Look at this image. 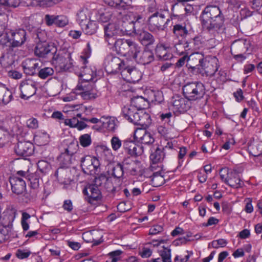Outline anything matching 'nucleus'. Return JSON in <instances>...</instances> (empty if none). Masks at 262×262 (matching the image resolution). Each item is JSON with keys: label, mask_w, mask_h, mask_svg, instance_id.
Listing matches in <instances>:
<instances>
[{"label": "nucleus", "mask_w": 262, "mask_h": 262, "mask_svg": "<svg viewBox=\"0 0 262 262\" xmlns=\"http://www.w3.org/2000/svg\"><path fill=\"white\" fill-rule=\"evenodd\" d=\"M200 19L204 30L215 35L224 31V17L217 6L209 5L202 11Z\"/></svg>", "instance_id": "nucleus-1"}, {"label": "nucleus", "mask_w": 262, "mask_h": 262, "mask_svg": "<svg viewBox=\"0 0 262 262\" xmlns=\"http://www.w3.org/2000/svg\"><path fill=\"white\" fill-rule=\"evenodd\" d=\"M141 48L138 43L131 39L122 38L117 39L115 49L120 55L135 59Z\"/></svg>", "instance_id": "nucleus-2"}, {"label": "nucleus", "mask_w": 262, "mask_h": 262, "mask_svg": "<svg viewBox=\"0 0 262 262\" xmlns=\"http://www.w3.org/2000/svg\"><path fill=\"white\" fill-rule=\"evenodd\" d=\"M167 10L159 12L156 14H151L147 19L148 29L153 33L164 31L167 27L170 19L167 18Z\"/></svg>", "instance_id": "nucleus-3"}, {"label": "nucleus", "mask_w": 262, "mask_h": 262, "mask_svg": "<svg viewBox=\"0 0 262 262\" xmlns=\"http://www.w3.org/2000/svg\"><path fill=\"white\" fill-rule=\"evenodd\" d=\"M183 93L187 100H200L205 94V86L201 82H188L183 86Z\"/></svg>", "instance_id": "nucleus-4"}, {"label": "nucleus", "mask_w": 262, "mask_h": 262, "mask_svg": "<svg viewBox=\"0 0 262 262\" xmlns=\"http://www.w3.org/2000/svg\"><path fill=\"white\" fill-rule=\"evenodd\" d=\"M49 60L53 65L58 67L60 70L68 71L75 68L71 53L70 52H57L56 49L55 53L51 56Z\"/></svg>", "instance_id": "nucleus-5"}, {"label": "nucleus", "mask_w": 262, "mask_h": 262, "mask_svg": "<svg viewBox=\"0 0 262 262\" xmlns=\"http://www.w3.org/2000/svg\"><path fill=\"white\" fill-rule=\"evenodd\" d=\"M185 50V51H190V52H195L200 50L204 46V41L203 38L200 36H195L188 40H180L178 43L174 45V48L178 53L181 54L183 53V50L181 48Z\"/></svg>", "instance_id": "nucleus-6"}, {"label": "nucleus", "mask_w": 262, "mask_h": 262, "mask_svg": "<svg viewBox=\"0 0 262 262\" xmlns=\"http://www.w3.org/2000/svg\"><path fill=\"white\" fill-rule=\"evenodd\" d=\"M74 93L79 94L85 100L94 99L98 97L94 84L84 81L79 82L74 90Z\"/></svg>", "instance_id": "nucleus-7"}, {"label": "nucleus", "mask_w": 262, "mask_h": 262, "mask_svg": "<svg viewBox=\"0 0 262 262\" xmlns=\"http://www.w3.org/2000/svg\"><path fill=\"white\" fill-rule=\"evenodd\" d=\"M80 164L82 171L91 175L96 174L100 166L98 159L89 155L80 158Z\"/></svg>", "instance_id": "nucleus-8"}, {"label": "nucleus", "mask_w": 262, "mask_h": 262, "mask_svg": "<svg viewBox=\"0 0 262 262\" xmlns=\"http://www.w3.org/2000/svg\"><path fill=\"white\" fill-rule=\"evenodd\" d=\"M219 60L215 56H208L205 58L201 66L202 71L207 76L212 77L219 68Z\"/></svg>", "instance_id": "nucleus-9"}, {"label": "nucleus", "mask_w": 262, "mask_h": 262, "mask_svg": "<svg viewBox=\"0 0 262 262\" xmlns=\"http://www.w3.org/2000/svg\"><path fill=\"white\" fill-rule=\"evenodd\" d=\"M80 62L82 63V66L78 64L75 66L73 70H75L77 68L80 69V72L79 76L81 77V81L90 83V81L93 80L94 77L95 75V73L94 71H92V69L85 66V64L88 62L86 57L81 56Z\"/></svg>", "instance_id": "nucleus-10"}, {"label": "nucleus", "mask_w": 262, "mask_h": 262, "mask_svg": "<svg viewBox=\"0 0 262 262\" xmlns=\"http://www.w3.org/2000/svg\"><path fill=\"white\" fill-rule=\"evenodd\" d=\"M9 34L11 37V47L15 48L23 45L27 40V33L25 30L21 28L9 30Z\"/></svg>", "instance_id": "nucleus-11"}, {"label": "nucleus", "mask_w": 262, "mask_h": 262, "mask_svg": "<svg viewBox=\"0 0 262 262\" xmlns=\"http://www.w3.org/2000/svg\"><path fill=\"white\" fill-rule=\"evenodd\" d=\"M56 48L53 45H49L47 43H37L34 50L36 56L50 59L52 54L55 53Z\"/></svg>", "instance_id": "nucleus-12"}, {"label": "nucleus", "mask_w": 262, "mask_h": 262, "mask_svg": "<svg viewBox=\"0 0 262 262\" xmlns=\"http://www.w3.org/2000/svg\"><path fill=\"white\" fill-rule=\"evenodd\" d=\"M121 75L124 80L130 83H136L140 80L142 74L134 67L128 66L124 68Z\"/></svg>", "instance_id": "nucleus-13"}, {"label": "nucleus", "mask_w": 262, "mask_h": 262, "mask_svg": "<svg viewBox=\"0 0 262 262\" xmlns=\"http://www.w3.org/2000/svg\"><path fill=\"white\" fill-rule=\"evenodd\" d=\"M78 144H70L66 149L65 151L60 154L58 161L64 167H68L72 163V157L76 152Z\"/></svg>", "instance_id": "nucleus-14"}, {"label": "nucleus", "mask_w": 262, "mask_h": 262, "mask_svg": "<svg viewBox=\"0 0 262 262\" xmlns=\"http://www.w3.org/2000/svg\"><path fill=\"white\" fill-rule=\"evenodd\" d=\"M104 30L105 41L110 45H114L115 48L116 42L117 41L115 37L120 35L119 27L117 28L115 24H109L104 27Z\"/></svg>", "instance_id": "nucleus-15"}, {"label": "nucleus", "mask_w": 262, "mask_h": 262, "mask_svg": "<svg viewBox=\"0 0 262 262\" xmlns=\"http://www.w3.org/2000/svg\"><path fill=\"white\" fill-rule=\"evenodd\" d=\"M83 192L88 197V202L91 204H95V202L101 198L100 189L96 185H89L85 188Z\"/></svg>", "instance_id": "nucleus-16"}, {"label": "nucleus", "mask_w": 262, "mask_h": 262, "mask_svg": "<svg viewBox=\"0 0 262 262\" xmlns=\"http://www.w3.org/2000/svg\"><path fill=\"white\" fill-rule=\"evenodd\" d=\"M19 89L21 92L20 97L24 99H28L36 93L35 84L32 80L22 81Z\"/></svg>", "instance_id": "nucleus-17"}, {"label": "nucleus", "mask_w": 262, "mask_h": 262, "mask_svg": "<svg viewBox=\"0 0 262 262\" xmlns=\"http://www.w3.org/2000/svg\"><path fill=\"white\" fill-rule=\"evenodd\" d=\"M122 164L124 170L132 175L135 176L142 173L140 162L138 161H134L128 158L124 160Z\"/></svg>", "instance_id": "nucleus-18"}, {"label": "nucleus", "mask_w": 262, "mask_h": 262, "mask_svg": "<svg viewBox=\"0 0 262 262\" xmlns=\"http://www.w3.org/2000/svg\"><path fill=\"white\" fill-rule=\"evenodd\" d=\"M16 215V210L14 208L6 209L0 215V223L5 228L11 229L12 227V223Z\"/></svg>", "instance_id": "nucleus-19"}, {"label": "nucleus", "mask_w": 262, "mask_h": 262, "mask_svg": "<svg viewBox=\"0 0 262 262\" xmlns=\"http://www.w3.org/2000/svg\"><path fill=\"white\" fill-rule=\"evenodd\" d=\"M15 151L18 156L28 157L33 154L34 146L30 142H19L15 148Z\"/></svg>", "instance_id": "nucleus-20"}, {"label": "nucleus", "mask_w": 262, "mask_h": 262, "mask_svg": "<svg viewBox=\"0 0 262 262\" xmlns=\"http://www.w3.org/2000/svg\"><path fill=\"white\" fill-rule=\"evenodd\" d=\"M123 147L126 152L132 156H140L143 153L144 151L142 145L136 144L132 141H124Z\"/></svg>", "instance_id": "nucleus-21"}, {"label": "nucleus", "mask_w": 262, "mask_h": 262, "mask_svg": "<svg viewBox=\"0 0 262 262\" xmlns=\"http://www.w3.org/2000/svg\"><path fill=\"white\" fill-rule=\"evenodd\" d=\"M134 138L142 144H149L154 142L151 134L144 128H137L134 133Z\"/></svg>", "instance_id": "nucleus-22"}, {"label": "nucleus", "mask_w": 262, "mask_h": 262, "mask_svg": "<svg viewBox=\"0 0 262 262\" xmlns=\"http://www.w3.org/2000/svg\"><path fill=\"white\" fill-rule=\"evenodd\" d=\"M110 7L118 10H128L133 8L132 0H103Z\"/></svg>", "instance_id": "nucleus-23"}, {"label": "nucleus", "mask_w": 262, "mask_h": 262, "mask_svg": "<svg viewBox=\"0 0 262 262\" xmlns=\"http://www.w3.org/2000/svg\"><path fill=\"white\" fill-rule=\"evenodd\" d=\"M172 107L173 111L184 113L190 107L187 100L179 96H174L172 99Z\"/></svg>", "instance_id": "nucleus-24"}, {"label": "nucleus", "mask_w": 262, "mask_h": 262, "mask_svg": "<svg viewBox=\"0 0 262 262\" xmlns=\"http://www.w3.org/2000/svg\"><path fill=\"white\" fill-rule=\"evenodd\" d=\"M136 62L142 64H148L154 60V55L152 52L149 50H142L141 48L139 53L134 59Z\"/></svg>", "instance_id": "nucleus-25"}, {"label": "nucleus", "mask_w": 262, "mask_h": 262, "mask_svg": "<svg viewBox=\"0 0 262 262\" xmlns=\"http://www.w3.org/2000/svg\"><path fill=\"white\" fill-rule=\"evenodd\" d=\"M127 16H125L123 18V20L120 21L119 29L120 30V33L122 34H130L132 32H134L135 34L136 31H138L136 28L134 20H128L127 19Z\"/></svg>", "instance_id": "nucleus-26"}, {"label": "nucleus", "mask_w": 262, "mask_h": 262, "mask_svg": "<svg viewBox=\"0 0 262 262\" xmlns=\"http://www.w3.org/2000/svg\"><path fill=\"white\" fill-rule=\"evenodd\" d=\"M135 34L137 36L138 40L143 46H147L154 44L155 39L153 35L149 32L145 30L136 31Z\"/></svg>", "instance_id": "nucleus-27"}, {"label": "nucleus", "mask_w": 262, "mask_h": 262, "mask_svg": "<svg viewBox=\"0 0 262 262\" xmlns=\"http://www.w3.org/2000/svg\"><path fill=\"white\" fill-rule=\"evenodd\" d=\"M249 45V41L246 39H239L236 40L231 46V54L245 53L248 50Z\"/></svg>", "instance_id": "nucleus-28"}, {"label": "nucleus", "mask_w": 262, "mask_h": 262, "mask_svg": "<svg viewBox=\"0 0 262 262\" xmlns=\"http://www.w3.org/2000/svg\"><path fill=\"white\" fill-rule=\"evenodd\" d=\"M11 189L14 193L21 194L26 189L25 181L21 178L14 177L10 179Z\"/></svg>", "instance_id": "nucleus-29"}, {"label": "nucleus", "mask_w": 262, "mask_h": 262, "mask_svg": "<svg viewBox=\"0 0 262 262\" xmlns=\"http://www.w3.org/2000/svg\"><path fill=\"white\" fill-rule=\"evenodd\" d=\"M121 63L120 59L117 57H108L105 62L106 71L109 73H116L120 70Z\"/></svg>", "instance_id": "nucleus-30"}, {"label": "nucleus", "mask_w": 262, "mask_h": 262, "mask_svg": "<svg viewBox=\"0 0 262 262\" xmlns=\"http://www.w3.org/2000/svg\"><path fill=\"white\" fill-rule=\"evenodd\" d=\"M39 62L35 59H26L22 63V67L25 73L29 75H33L35 73L36 69L38 67Z\"/></svg>", "instance_id": "nucleus-31"}, {"label": "nucleus", "mask_w": 262, "mask_h": 262, "mask_svg": "<svg viewBox=\"0 0 262 262\" xmlns=\"http://www.w3.org/2000/svg\"><path fill=\"white\" fill-rule=\"evenodd\" d=\"M70 170L68 168L62 166L58 168L55 173V176L58 181L63 184H66L70 181Z\"/></svg>", "instance_id": "nucleus-32"}, {"label": "nucleus", "mask_w": 262, "mask_h": 262, "mask_svg": "<svg viewBox=\"0 0 262 262\" xmlns=\"http://www.w3.org/2000/svg\"><path fill=\"white\" fill-rule=\"evenodd\" d=\"M188 32L185 24H176L173 27L172 33L179 41L184 39L188 34Z\"/></svg>", "instance_id": "nucleus-33"}, {"label": "nucleus", "mask_w": 262, "mask_h": 262, "mask_svg": "<svg viewBox=\"0 0 262 262\" xmlns=\"http://www.w3.org/2000/svg\"><path fill=\"white\" fill-rule=\"evenodd\" d=\"M120 181L119 180L109 177L107 178V181L104 185V188H105L107 191L115 193L120 191Z\"/></svg>", "instance_id": "nucleus-34"}, {"label": "nucleus", "mask_w": 262, "mask_h": 262, "mask_svg": "<svg viewBox=\"0 0 262 262\" xmlns=\"http://www.w3.org/2000/svg\"><path fill=\"white\" fill-rule=\"evenodd\" d=\"M12 92L5 85L0 84V104L6 105L12 99Z\"/></svg>", "instance_id": "nucleus-35"}, {"label": "nucleus", "mask_w": 262, "mask_h": 262, "mask_svg": "<svg viewBox=\"0 0 262 262\" xmlns=\"http://www.w3.org/2000/svg\"><path fill=\"white\" fill-rule=\"evenodd\" d=\"M27 6L49 7L57 3V0H28Z\"/></svg>", "instance_id": "nucleus-36"}, {"label": "nucleus", "mask_w": 262, "mask_h": 262, "mask_svg": "<svg viewBox=\"0 0 262 262\" xmlns=\"http://www.w3.org/2000/svg\"><path fill=\"white\" fill-rule=\"evenodd\" d=\"M169 48L165 45H161L158 46L156 49L157 56L161 59L164 60L172 58V54L168 52Z\"/></svg>", "instance_id": "nucleus-37"}, {"label": "nucleus", "mask_w": 262, "mask_h": 262, "mask_svg": "<svg viewBox=\"0 0 262 262\" xmlns=\"http://www.w3.org/2000/svg\"><path fill=\"white\" fill-rule=\"evenodd\" d=\"M191 54L188 58V62L195 66H201L205 58L204 54L199 52H190Z\"/></svg>", "instance_id": "nucleus-38"}, {"label": "nucleus", "mask_w": 262, "mask_h": 262, "mask_svg": "<svg viewBox=\"0 0 262 262\" xmlns=\"http://www.w3.org/2000/svg\"><path fill=\"white\" fill-rule=\"evenodd\" d=\"M165 152L159 147L151 151L150 155V159L153 163L162 162L165 156Z\"/></svg>", "instance_id": "nucleus-39"}, {"label": "nucleus", "mask_w": 262, "mask_h": 262, "mask_svg": "<svg viewBox=\"0 0 262 262\" xmlns=\"http://www.w3.org/2000/svg\"><path fill=\"white\" fill-rule=\"evenodd\" d=\"M130 105L134 106L137 110L144 109L147 104V101L142 96H137L132 99Z\"/></svg>", "instance_id": "nucleus-40"}, {"label": "nucleus", "mask_w": 262, "mask_h": 262, "mask_svg": "<svg viewBox=\"0 0 262 262\" xmlns=\"http://www.w3.org/2000/svg\"><path fill=\"white\" fill-rule=\"evenodd\" d=\"M140 117L137 125L141 126V128L146 129L151 123L150 115L147 113L141 111Z\"/></svg>", "instance_id": "nucleus-41"}, {"label": "nucleus", "mask_w": 262, "mask_h": 262, "mask_svg": "<svg viewBox=\"0 0 262 262\" xmlns=\"http://www.w3.org/2000/svg\"><path fill=\"white\" fill-rule=\"evenodd\" d=\"M15 58L12 53H6L0 58V64L5 68L10 67L13 64Z\"/></svg>", "instance_id": "nucleus-42"}, {"label": "nucleus", "mask_w": 262, "mask_h": 262, "mask_svg": "<svg viewBox=\"0 0 262 262\" xmlns=\"http://www.w3.org/2000/svg\"><path fill=\"white\" fill-rule=\"evenodd\" d=\"M231 176L228 179L226 184L234 188L241 187L243 185V183L241 181L239 176L235 173H232Z\"/></svg>", "instance_id": "nucleus-43"}, {"label": "nucleus", "mask_w": 262, "mask_h": 262, "mask_svg": "<svg viewBox=\"0 0 262 262\" xmlns=\"http://www.w3.org/2000/svg\"><path fill=\"white\" fill-rule=\"evenodd\" d=\"M30 183V187L33 189H38L39 185L40 175L36 172L28 174L26 178Z\"/></svg>", "instance_id": "nucleus-44"}, {"label": "nucleus", "mask_w": 262, "mask_h": 262, "mask_svg": "<svg viewBox=\"0 0 262 262\" xmlns=\"http://www.w3.org/2000/svg\"><path fill=\"white\" fill-rule=\"evenodd\" d=\"M88 14V11L86 10H81L77 13V21L81 27L85 26L86 24L90 20V17Z\"/></svg>", "instance_id": "nucleus-45"}, {"label": "nucleus", "mask_w": 262, "mask_h": 262, "mask_svg": "<svg viewBox=\"0 0 262 262\" xmlns=\"http://www.w3.org/2000/svg\"><path fill=\"white\" fill-rule=\"evenodd\" d=\"M97 28V23L93 20H89V22L86 24L85 26H83L81 27L85 34L88 35L94 34L96 32Z\"/></svg>", "instance_id": "nucleus-46"}, {"label": "nucleus", "mask_w": 262, "mask_h": 262, "mask_svg": "<svg viewBox=\"0 0 262 262\" xmlns=\"http://www.w3.org/2000/svg\"><path fill=\"white\" fill-rule=\"evenodd\" d=\"M124 171V167L122 164L118 163L114 166L112 169V175L113 178L119 180L121 178Z\"/></svg>", "instance_id": "nucleus-47"}, {"label": "nucleus", "mask_w": 262, "mask_h": 262, "mask_svg": "<svg viewBox=\"0 0 262 262\" xmlns=\"http://www.w3.org/2000/svg\"><path fill=\"white\" fill-rule=\"evenodd\" d=\"M136 111L137 110L130 105L124 106L122 109V114L123 117L128 121L130 118H132Z\"/></svg>", "instance_id": "nucleus-48"}, {"label": "nucleus", "mask_w": 262, "mask_h": 262, "mask_svg": "<svg viewBox=\"0 0 262 262\" xmlns=\"http://www.w3.org/2000/svg\"><path fill=\"white\" fill-rule=\"evenodd\" d=\"M49 135L46 133H39L34 137V140L39 145H43L49 142Z\"/></svg>", "instance_id": "nucleus-49"}, {"label": "nucleus", "mask_w": 262, "mask_h": 262, "mask_svg": "<svg viewBox=\"0 0 262 262\" xmlns=\"http://www.w3.org/2000/svg\"><path fill=\"white\" fill-rule=\"evenodd\" d=\"M54 71L51 67H44L41 68L38 72V76L42 79H45L54 74Z\"/></svg>", "instance_id": "nucleus-50"}, {"label": "nucleus", "mask_w": 262, "mask_h": 262, "mask_svg": "<svg viewBox=\"0 0 262 262\" xmlns=\"http://www.w3.org/2000/svg\"><path fill=\"white\" fill-rule=\"evenodd\" d=\"M159 253L162 258L163 262H171L170 249L163 246L162 249L159 250Z\"/></svg>", "instance_id": "nucleus-51"}, {"label": "nucleus", "mask_w": 262, "mask_h": 262, "mask_svg": "<svg viewBox=\"0 0 262 262\" xmlns=\"http://www.w3.org/2000/svg\"><path fill=\"white\" fill-rule=\"evenodd\" d=\"M164 181V178L158 172L154 173L151 177V184L154 187L160 186Z\"/></svg>", "instance_id": "nucleus-52"}, {"label": "nucleus", "mask_w": 262, "mask_h": 262, "mask_svg": "<svg viewBox=\"0 0 262 262\" xmlns=\"http://www.w3.org/2000/svg\"><path fill=\"white\" fill-rule=\"evenodd\" d=\"M37 167L39 171L43 173H47L51 168L50 164L45 160H39L37 163Z\"/></svg>", "instance_id": "nucleus-53"}, {"label": "nucleus", "mask_w": 262, "mask_h": 262, "mask_svg": "<svg viewBox=\"0 0 262 262\" xmlns=\"http://www.w3.org/2000/svg\"><path fill=\"white\" fill-rule=\"evenodd\" d=\"M26 1H23L21 2L20 0H6V8L7 7H13L16 8L19 5L23 6H27V3Z\"/></svg>", "instance_id": "nucleus-54"}, {"label": "nucleus", "mask_w": 262, "mask_h": 262, "mask_svg": "<svg viewBox=\"0 0 262 262\" xmlns=\"http://www.w3.org/2000/svg\"><path fill=\"white\" fill-rule=\"evenodd\" d=\"M121 250H116L109 253V258L106 262H117L120 259Z\"/></svg>", "instance_id": "nucleus-55"}, {"label": "nucleus", "mask_w": 262, "mask_h": 262, "mask_svg": "<svg viewBox=\"0 0 262 262\" xmlns=\"http://www.w3.org/2000/svg\"><path fill=\"white\" fill-rule=\"evenodd\" d=\"M79 142L82 146H89L92 143L91 136L88 134L81 135L79 138Z\"/></svg>", "instance_id": "nucleus-56"}, {"label": "nucleus", "mask_w": 262, "mask_h": 262, "mask_svg": "<svg viewBox=\"0 0 262 262\" xmlns=\"http://www.w3.org/2000/svg\"><path fill=\"white\" fill-rule=\"evenodd\" d=\"M30 217V215L27 212H23L22 213L21 224L22 228L24 231H27L29 228V225L27 221Z\"/></svg>", "instance_id": "nucleus-57"}, {"label": "nucleus", "mask_w": 262, "mask_h": 262, "mask_svg": "<svg viewBox=\"0 0 262 262\" xmlns=\"http://www.w3.org/2000/svg\"><path fill=\"white\" fill-rule=\"evenodd\" d=\"M107 178L108 177H106L104 174H101L95 178L94 184L96 185L98 187L99 186L104 187Z\"/></svg>", "instance_id": "nucleus-58"}, {"label": "nucleus", "mask_w": 262, "mask_h": 262, "mask_svg": "<svg viewBox=\"0 0 262 262\" xmlns=\"http://www.w3.org/2000/svg\"><path fill=\"white\" fill-rule=\"evenodd\" d=\"M147 12L151 14H156L159 12L164 11L166 10L159 9L155 1L152 2L147 8Z\"/></svg>", "instance_id": "nucleus-59"}, {"label": "nucleus", "mask_w": 262, "mask_h": 262, "mask_svg": "<svg viewBox=\"0 0 262 262\" xmlns=\"http://www.w3.org/2000/svg\"><path fill=\"white\" fill-rule=\"evenodd\" d=\"M111 143L113 149L115 151H117L122 145L121 140L117 136L112 137Z\"/></svg>", "instance_id": "nucleus-60"}, {"label": "nucleus", "mask_w": 262, "mask_h": 262, "mask_svg": "<svg viewBox=\"0 0 262 262\" xmlns=\"http://www.w3.org/2000/svg\"><path fill=\"white\" fill-rule=\"evenodd\" d=\"M37 193L38 189H33L31 188L29 192L25 193L24 197L25 199H27L29 201H33L37 197Z\"/></svg>", "instance_id": "nucleus-61"}, {"label": "nucleus", "mask_w": 262, "mask_h": 262, "mask_svg": "<svg viewBox=\"0 0 262 262\" xmlns=\"http://www.w3.org/2000/svg\"><path fill=\"white\" fill-rule=\"evenodd\" d=\"M56 26L59 27H63L68 24L67 17L63 15L57 16Z\"/></svg>", "instance_id": "nucleus-62"}, {"label": "nucleus", "mask_w": 262, "mask_h": 262, "mask_svg": "<svg viewBox=\"0 0 262 262\" xmlns=\"http://www.w3.org/2000/svg\"><path fill=\"white\" fill-rule=\"evenodd\" d=\"M57 16L52 15L50 14H46L45 16V21L46 24L48 26H51L53 25H56V21Z\"/></svg>", "instance_id": "nucleus-63"}, {"label": "nucleus", "mask_w": 262, "mask_h": 262, "mask_svg": "<svg viewBox=\"0 0 262 262\" xmlns=\"http://www.w3.org/2000/svg\"><path fill=\"white\" fill-rule=\"evenodd\" d=\"M251 153L254 157L260 156L262 154V145L257 144L253 145L251 147Z\"/></svg>", "instance_id": "nucleus-64"}]
</instances>
